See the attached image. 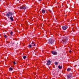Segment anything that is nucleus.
Wrapping results in <instances>:
<instances>
[{
	"instance_id": "nucleus-14",
	"label": "nucleus",
	"mask_w": 79,
	"mask_h": 79,
	"mask_svg": "<svg viewBox=\"0 0 79 79\" xmlns=\"http://www.w3.org/2000/svg\"><path fill=\"white\" fill-rule=\"evenodd\" d=\"M55 65H58V63L57 62H56L55 63Z\"/></svg>"
},
{
	"instance_id": "nucleus-27",
	"label": "nucleus",
	"mask_w": 79,
	"mask_h": 79,
	"mask_svg": "<svg viewBox=\"0 0 79 79\" xmlns=\"http://www.w3.org/2000/svg\"><path fill=\"white\" fill-rule=\"evenodd\" d=\"M7 43H8V44H9V43H10V42L8 41Z\"/></svg>"
},
{
	"instance_id": "nucleus-10",
	"label": "nucleus",
	"mask_w": 79,
	"mask_h": 79,
	"mask_svg": "<svg viewBox=\"0 0 79 79\" xmlns=\"http://www.w3.org/2000/svg\"><path fill=\"white\" fill-rule=\"evenodd\" d=\"M58 68H59L60 69H62V68H63V67H62V66L59 65L58 67Z\"/></svg>"
},
{
	"instance_id": "nucleus-25",
	"label": "nucleus",
	"mask_w": 79,
	"mask_h": 79,
	"mask_svg": "<svg viewBox=\"0 0 79 79\" xmlns=\"http://www.w3.org/2000/svg\"><path fill=\"white\" fill-rule=\"evenodd\" d=\"M33 46L34 47L35 46V44H34V45H33Z\"/></svg>"
},
{
	"instance_id": "nucleus-21",
	"label": "nucleus",
	"mask_w": 79,
	"mask_h": 79,
	"mask_svg": "<svg viewBox=\"0 0 79 79\" xmlns=\"http://www.w3.org/2000/svg\"><path fill=\"white\" fill-rule=\"evenodd\" d=\"M13 63L14 64H16V62H14Z\"/></svg>"
},
{
	"instance_id": "nucleus-23",
	"label": "nucleus",
	"mask_w": 79,
	"mask_h": 79,
	"mask_svg": "<svg viewBox=\"0 0 79 79\" xmlns=\"http://www.w3.org/2000/svg\"><path fill=\"white\" fill-rule=\"evenodd\" d=\"M31 44H32V45H33V44H34V42H32V43Z\"/></svg>"
},
{
	"instance_id": "nucleus-20",
	"label": "nucleus",
	"mask_w": 79,
	"mask_h": 79,
	"mask_svg": "<svg viewBox=\"0 0 79 79\" xmlns=\"http://www.w3.org/2000/svg\"><path fill=\"white\" fill-rule=\"evenodd\" d=\"M71 52H72V51L70 50L69 51V52L70 53H71Z\"/></svg>"
},
{
	"instance_id": "nucleus-26",
	"label": "nucleus",
	"mask_w": 79,
	"mask_h": 79,
	"mask_svg": "<svg viewBox=\"0 0 79 79\" xmlns=\"http://www.w3.org/2000/svg\"><path fill=\"white\" fill-rule=\"evenodd\" d=\"M67 69H71L69 68H68Z\"/></svg>"
},
{
	"instance_id": "nucleus-17",
	"label": "nucleus",
	"mask_w": 79,
	"mask_h": 79,
	"mask_svg": "<svg viewBox=\"0 0 79 79\" xmlns=\"http://www.w3.org/2000/svg\"><path fill=\"white\" fill-rule=\"evenodd\" d=\"M48 11L49 12V13H52V11L50 10H49Z\"/></svg>"
},
{
	"instance_id": "nucleus-9",
	"label": "nucleus",
	"mask_w": 79,
	"mask_h": 79,
	"mask_svg": "<svg viewBox=\"0 0 79 79\" xmlns=\"http://www.w3.org/2000/svg\"><path fill=\"white\" fill-rule=\"evenodd\" d=\"M9 18L12 21H14V19H13V18L12 17V16H11Z\"/></svg>"
},
{
	"instance_id": "nucleus-11",
	"label": "nucleus",
	"mask_w": 79,
	"mask_h": 79,
	"mask_svg": "<svg viewBox=\"0 0 79 79\" xmlns=\"http://www.w3.org/2000/svg\"><path fill=\"white\" fill-rule=\"evenodd\" d=\"M42 13L44 14V13H45V11L44 10H43L42 11Z\"/></svg>"
},
{
	"instance_id": "nucleus-6",
	"label": "nucleus",
	"mask_w": 79,
	"mask_h": 79,
	"mask_svg": "<svg viewBox=\"0 0 79 79\" xmlns=\"http://www.w3.org/2000/svg\"><path fill=\"white\" fill-rule=\"evenodd\" d=\"M63 30H66L68 29V27L67 26H64L62 27Z\"/></svg>"
},
{
	"instance_id": "nucleus-8",
	"label": "nucleus",
	"mask_w": 79,
	"mask_h": 79,
	"mask_svg": "<svg viewBox=\"0 0 79 79\" xmlns=\"http://www.w3.org/2000/svg\"><path fill=\"white\" fill-rule=\"evenodd\" d=\"M71 76H72L71 74L70 73L69 74L67 75V78H68V79H69V78L71 77Z\"/></svg>"
},
{
	"instance_id": "nucleus-22",
	"label": "nucleus",
	"mask_w": 79,
	"mask_h": 79,
	"mask_svg": "<svg viewBox=\"0 0 79 79\" xmlns=\"http://www.w3.org/2000/svg\"><path fill=\"white\" fill-rule=\"evenodd\" d=\"M9 71H13V69H10Z\"/></svg>"
},
{
	"instance_id": "nucleus-12",
	"label": "nucleus",
	"mask_w": 79,
	"mask_h": 79,
	"mask_svg": "<svg viewBox=\"0 0 79 79\" xmlns=\"http://www.w3.org/2000/svg\"><path fill=\"white\" fill-rule=\"evenodd\" d=\"M13 33L12 32V31H11V32H10V34L11 36H13Z\"/></svg>"
},
{
	"instance_id": "nucleus-18",
	"label": "nucleus",
	"mask_w": 79,
	"mask_h": 79,
	"mask_svg": "<svg viewBox=\"0 0 79 79\" xmlns=\"http://www.w3.org/2000/svg\"><path fill=\"white\" fill-rule=\"evenodd\" d=\"M71 71V69H67V71L68 72H69V71Z\"/></svg>"
},
{
	"instance_id": "nucleus-1",
	"label": "nucleus",
	"mask_w": 79,
	"mask_h": 79,
	"mask_svg": "<svg viewBox=\"0 0 79 79\" xmlns=\"http://www.w3.org/2000/svg\"><path fill=\"white\" fill-rule=\"evenodd\" d=\"M13 15V13L11 12H8L6 14V16L7 18H10V17L12 16Z\"/></svg>"
},
{
	"instance_id": "nucleus-24",
	"label": "nucleus",
	"mask_w": 79,
	"mask_h": 79,
	"mask_svg": "<svg viewBox=\"0 0 79 79\" xmlns=\"http://www.w3.org/2000/svg\"><path fill=\"white\" fill-rule=\"evenodd\" d=\"M15 44V43H13L12 44V45H13Z\"/></svg>"
},
{
	"instance_id": "nucleus-7",
	"label": "nucleus",
	"mask_w": 79,
	"mask_h": 79,
	"mask_svg": "<svg viewBox=\"0 0 79 79\" xmlns=\"http://www.w3.org/2000/svg\"><path fill=\"white\" fill-rule=\"evenodd\" d=\"M50 64H51V61L50 60H48L47 63V65L49 66V65H50Z\"/></svg>"
},
{
	"instance_id": "nucleus-15",
	"label": "nucleus",
	"mask_w": 79,
	"mask_h": 79,
	"mask_svg": "<svg viewBox=\"0 0 79 79\" xmlns=\"http://www.w3.org/2000/svg\"><path fill=\"white\" fill-rule=\"evenodd\" d=\"M29 48H31V47H32V45H31V44H29Z\"/></svg>"
},
{
	"instance_id": "nucleus-16",
	"label": "nucleus",
	"mask_w": 79,
	"mask_h": 79,
	"mask_svg": "<svg viewBox=\"0 0 79 79\" xmlns=\"http://www.w3.org/2000/svg\"><path fill=\"white\" fill-rule=\"evenodd\" d=\"M7 37V36H6V35H4V37H5V38H6V39Z\"/></svg>"
},
{
	"instance_id": "nucleus-4",
	"label": "nucleus",
	"mask_w": 79,
	"mask_h": 79,
	"mask_svg": "<svg viewBox=\"0 0 79 79\" xmlns=\"http://www.w3.org/2000/svg\"><path fill=\"white\" fill-rule=\"evenodd\" d=\"M68 37H64L63 38V39L62 40V42H63V43H64V44H66V42L68 41Z\"/></svg>"
},
{
	"instance_id": "nucleus-2",
	"label": "nucleus",
	"mask_w": 79,
	"mask_h": 79,
	"mask_svg": "<svg viewBox=\"0 0 79 79\" xmlns=\"http://www.w3.org/2000/svg\"><path fill=\"white\" fill-rule=\"evenodd\" d=\"M48 42V44L50 45H51V44H53L54 43V40L52 39H50L49 40Z\"/></svg>"
},
{
	"instance_id": "nucleus-3",
	"label": "nucleus",
	"mask_w": 79,
	"mask_h": 79,
	"mask_svg": "<svg viewBox=\"0 0 79 79\" xmlns=\"http://www.w3.org/2000/svg\"><path fill=\"white\" fill-rule=\"evenodd\" d=\"M20 9H21V10H25L27 9V6L24 5H23L22 6L20 7Z\"/></svg>"
},
{
	"instance_id": "nucleus-29",
	"label": "nucleus",
	"mask_w": 79,
	"mask_h": 79,
	"mask_svg": "<svg viewBox=\"0 0 79 79\" xmlns=\"http://www.w3.org/2000/svg\"><path fill=\"white\" fill-rule=\"evenodd\" d=\"M17 0V1H19V0Z\"/></svg>"
},
{
	"instance_id": "nucleus-5",
	"label": "nucleus",
	"mask_w": 79,
	"mask_h": 79,
	"mask_svg": "<svg viewBox=\"0 0 79 79\" xmlns=\"http://www.w3.org/2000/svg\"><path fill=\"white\" fill-rule=\"evenodd\" d=\"M51 53L52 54H53V55H57V52L54 51H52L51 52Z\"/></svg>"
},
{
	"instance_id": "nucleus-28",
	"label": "nucleus",
	"mask_w": 79,
	"mask_h": 79,
	"mask_svg": "<svg viewBox=\"0 0 79 79\" xmlns=\"http://www.w3.org/2000/svg\"><path fill=\"white\" fill-rule=\"evenodd\" d=\"M41 0H38L39 1H41Z\"/></svg>"
},
{
	"instance_id": "nucleus-13",
	"label": "nucleus",
	"mask_w": 79,
	"mask_h": 79,
	"mask_svg": "<svg viewBox=\"0 0 79 79\" xmlns=\"http://www.w3.org/2000/svg\"><path fill=\"white\" fill-rule=\"evenodd\" d=\"M26 58H27V57L25 56H23V59H26Z\"/></svg>"
},
{
	"instance_id": "nucleus-19",
	"label": "nucleus",
	"mask_w": 79,
	"mask_h": 79,
	"mask_svg": "<svg viewBox=\"0 0 79 79\" xmlns=\"http://www.w3.org/2000/svg\"><path fill=\"white\" fill-rule=\"evenodd\" d=\"M9 69H13V68H11V67H10L9 68Z\"/></svg>"
}]
</instances>
